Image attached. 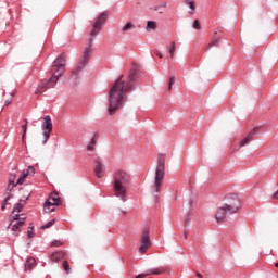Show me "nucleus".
<instances>
[{"instance_id":"1","label":"nucleus","mask_w":278,"mask_h":278,"mask_svg":"<svg viewBox=\"0 0 278 278\" xmlns=\"http://www.w3.org/2000/svg\"><path fill=\"white\" fill-rule=\"evenodd\" d=\"M106 21H108V12H102L96 20L92 26V29L90 31V38L87 39V43L83 52V56L79 59L77 65L74 67V70L71 73L72 86L74 87L79 86V83L81 81V73H84V68L88 66V63L90 62V58H92V45L94 43V37L99 36Z\"/></svg>"},{"instance_id":"2","label":"nucleus","mask_w":278,"mask_h":278,"mask_svg":"<svg viewBox=\"0 0 278 278\" xmlns=\"http://www.w3.org/2000/svg\"><path fill=\"white\" fill-rule=\"evenodd\" d=\"M139 77L140 71L131 68L126 81H123V75L115 80L109 92V114L111 116L118 110V105L125 99V92H134L136 90L134 81Z\"/></svg>"},{"instance_id":"3","label":"nucleus","mask_w":278,"mask_h":278,"mask_svg":"<svg viewBox=\"0 0 278 278\" xmlns=\"http://www.w3.org/2000/svg\"><path fill=\"white\" fill-rule=\"evenodd\" d=\"M66 66V60L64 59V54H61L53 63L50 68V73H52V77L46 83H41L35 90V93L42 94L49 90V88H54L55 84H58V79L64 75Z\"/></svg>"},{"instance_id":"4","label":"nucleus","mask_w":278,"mask_h":278,"mask_svg":"<svg viewBox=\"0 0 278 278\" xmlns=\"http://www.w3.org/2000/svg\"><path fill=\"white\" fill-rule=\"evenodd\" d=\"M242 207V202L240 197L236 193H229L225 197V203L217 208L215 218L217 223H225L227 216L231 214H237Z\"/></svg>"},{"instance_id":"5","label":"nucleus","mask_w":278,"mask_h":278,"mask_svg":"<svg viewBox=\"0 0 278 278\" xmlns=\"http://www.w3.org/2000/svg\"><path fill=\"white\" fill-rule=\"evenodd\" d=\"M113 190L115 197L125 203L127 197V188L131 184V175L127 170L117 169L113 176Z\"/></svg>"},{"instance_id":"6","label":"nucleus","mask_w":278,"mask_h":278,"mask_svg":"<svg viewBox=\"0 0 278 278\" xmlns=\"http://www.w3.org/2000/svg\"><path fill=\"white\" fill-rule=\"evenodd\" d=\"M165 164L166 157L164 155L159 156L154 178V192H160V188L164 184V175H166Z\"/></svg>"},{"instance_id":"7","label":"nucleus","mask_w":278,"mask_h":278,"mask_svg":"<svg viewBox=\"0 0 278 278\" xmlns=\"http://www.w3.org/2000/svg\"><path fill=\"white\" fill-rule=\"evenodd\" d=\"M41 129H42V136H43V141L42 144H47L49 138H51V132L53 131V122L51 121V116L46 115L43 117V121L41 123Z\"/></svg>"},{"instance_id":"8","label":"nucleus","mask_w":278,"mask_h":278,"mask_svg":"<svg viewBox=\"0 0 278 278\" xmlns=\"http://www.w3.org/2000/svg\"><path fill=\"white\" fill-rule=\"evenodd\" d=\"M151 247V239L149 238V228L146 227L142 231L139 253H147V249Z\"/></svg>"},{"instance_id":"9","label":"nucleus","mask_w":278,"mask_h":278,"mask_svg":"<svg viewBox=\"0 0 278 278\" xmlns=\"http://www.w3.org/2000/svg\"><path fill=\"white\" fill-rule=\"evenodd\" d=\"M257 134V128H254L252 129L245 138H243L241 140L240 143H238L236 147H235V151H240V149H242V147H245V144H249V142H251V139L253 138V136H255Z\"/></svg>"},{"instance_id":"10","label":"nucleus","mask_w":278,"mask_h":278,"mask_svg":"<svg viewBox=\"0 0 278 278\" xmlns=\"http://www.w3.org/2000/svg\"><path fill=\"white\" fill-rule=\"evenodd\" d=\"M34 173H36V170L34 169V166H28L27 169H24L22 172V175L18 177L16 185L21 186V185L25 184V179H27V177H29V175H34Z\"/></svg>"},{"instance_id":"11","label":"nucleus","mask_w":278,"mask_h":278,"mask_svg":"<svg viewBox=\"0 0 278 278\" xmlns=\"http://www.w3.org/2000/svg\"><path fill=\"white\" fill-rule=\"evenodd\" d=\"M94 173H96L98 179H101V177H103L101 175V173H103V163H101V157L96 159Z\"/></svg>"},{"instance_id":"12","label":"nucleus","mask_w":278,"mask_h":278,"mask_svg":"<svg viewBox=\"0 0 278 278\" xmlns=\"http://www.w3.org/2000/svg\"><path fill=\"white\" fill-rule=\"evenodd\" d=\"M47 205L52 204V205H60V197L58 194L52 193L47 200Z\"/></svg>"},{"instance_id":"13","label":"nucleus","mask_w":278,"mask_h":278,"mask_svg":"<svg viewBox=\"0 0 278 278\" xmlns=\"http://www.w3.org/2000/svg\"><path fill=\"white\" fill-rule=\"evenodd\" d=\"M50 260L51 262H60V260H64V252L62 251L53 252L50 255Z\"/></svg>"},{"instance_id":"14","label":"nucleus","mask_w":278,"mask_h":278,"mask_svg":"<svg viewBox=\"0 0 278 278\" xmlns=\"http://www.w3.org/2000/svg\"><path fill=\"white\" fill-rule=\"evenodd\" d=\"M166 273V268L164 267H159V268H152L147 270V275H164Z\"/></svg>"},{"instance_id":"15","label":"nucleus","mask_w":278,"mask_h":278,"mask_svg":"<svg viewBox=\"0 0 278 278\" xmlns=\"http://www.w3.org/2000/svg\"><path fill=\"white\" fill-rule=\"evenodd\" d=\"M36 266V258L29 257L25 262V270H31Z\"/></svg>"},{"instance_id":"16","label":"nucleus","mask_w":278,"mask_h":278,"mask_svg":"<svg viewBox=\"0 0 278 278\" xmlns=\"http://www.w3.org/2000/svg\"><path fill=\"white\" fill-rule=\"evenodd\" d=\"M146 29H147V31H155V29H157V22L148 21Z\"/></svg>"},{"instance_id":"17","label":"nucleus","mask_w":278,"mask_h":278,"mask_svg":"<svg viewBox=\"0 0 278 278\" xmlns=\"http://www.w3.org/2000/svg\"><path fill=\"white\" fill-rule=\"evenodd\" d=\"M55 204H47V201L43 204V212H46V214H51V212H55Z\"/></svg>"},{"instance_id":"18","label":"nucleus","mask_w":278,"mask_h":278,"mask_svg":"<svg viewBox=\"0 0 278 278\" xmlns=\"http://www.w3.org/2000/svg\"><path fill=\"white\" fill-rule=\"evenodd\" d=\"M23 225H25V218H22L20 220H17L13 226H12V231H18L21 229V227H23Z\"/></svg>"},{"instance_id":"19","label":"nucleus","mask_w":278,"mask_h":278,"mask_svg":"<svg viewBox=\"0 0 278 278\" xmlns=\"http://www.w3.org/2000/svg\"><path fill=\"white\" fill-rule=\"evenodd\" d=\"M55 225V219H51L40 227L41 230L49 229Z\"/></svg>"},{"instance_id":"20","label":"nucleus","mask_w":278,"mask_h":278,"mask_svg":"<svg viewBox=\"0 0 278 278\" xmlns=\"http://www.w3.org/2000/svg\"><path fill=\"white\" fill-rule=\"evenodd\" d=\"M186 5H189L190 10L194 12L197 10V4L194 3V0H185Z\"/></svg>"},{"instance_id":"21","label":"nucleus","mask_w":278,"mask_h":278,"mask_svg":"<svg viewBox=\"0 0 278 278\" xmlns=\"http://www.w3.org/2000/svg\"><path fill=\"white\" fill-rule=\"evenodd\" d=\"M134 23L131 22H128L125 24V26L122 28V30L125 33V31H129V29H134Z\"/></svg>"},{"instance_id":"22","label":"nucleus","mask_w":278,"mask_h":278,"mask_svg":"<svg viewBox=\"0 0 278 278\" xmlns=\"http://www.w3.org/2000/svg\"><path fill=\"white\" fill-rule=\"evenodd\" d=\"M24 125H22V131H23V134H22V138H23V140H25V136H26V134H27V119H24Z\"/></svg>"},{"instance_id":"23","label":"nucleus","mask_w":278,"mask_h":278,"mask_svg":"<svg viewBox=\"0 0 278 278\" xmlns=\"http://www.w3.org/2000/svg\"><path fill=\"white\" fill-rule=\"evenodd\" d=\"M94 144H97V139L93 137L87 147L88 151H94Z\"/></svg>"},{"instance_id":"24","label":"nucleus","mask_w":278,"mask_h":278,"mask_svg":"<svg viewBox=\"0 0 278 278\" xmlns=\"http://www.w3.org/2000/svg\"><path fill=\"white\" fill-rule=\"evenodd\" d=\"M218 42H220V39H214L208 43L207 50L212 49V47H218Z\"/></svg>"},{"instance_id":"25","label":"nucleus","mask_w":278,"mask_h":278,"mask_svg":"<svg viewBox=\"0 0 278 278\" xmlns=\"http://www.w3.org/2000/svg\"><path fill=\"white\" fill-rule=\"evenodd\" d=\"M15 186H17V185L14 184V180H10L7 190L9 192H12V190H14Z\"/></svg>"},{"instance_id":"26","label":"nucleus","mask_w":278,"mask_h":278,"mask_svg":"<svg viewBox=\"0 0 278 278\" xmlns=\"http://www.w3.org/2000/svg\"><path fill=\"white\" fill-rule=\"evenodd\" d=\"M10 199H12V194H9L4 201L2 202V205H1V210H5V205H8V201H10Z\"/></svg>"},{"instance_id":"27","label":"nucleus","mask_w":278,"mask_h":278,"mask_svg":"<svg viewBox=\"0 0 278 278\" xmlns=\"http://www.w3.org/2000/svg\"><path fill=\"white\" fill-rule=\"evenodd\" d=\"M175 53V41L172 42L170 47H169V54H170V58H173Z\"/></svg>"},{"instance_id":"28","label":"nucleus","mask_w":278,"mask_h":278,"mask_svg":"<svg viewBox=\"0 0 278 278\" xmlns=\"http://www.w3.org/2000/svg\"><path fill=\"white\" fill-rule=\"evenodd\" d=\"M21 210H23V204L22 203H17L14 208L13 212H21Z\"/></svg>"},{"instance_id":"29","label":"nucleus","mask_w":278,"mask_h":278,"mask_svg":"<svg viewBox=\"0 0 278 278\" xmlns=\"http://www.w3.org/2000/svg\"><path fill=\"white\" fill-rule=\"evenodd\" d=\"M50 245H51V247H62V241H60V240H54V241L51 242Z\"/></svg>"},{"instance_id":"30","label":"nucleus","mask_w":278,"mask_h":278,"mask_svg":"<svg viewBox=\"0 0 278 278\" xmlns=\"http://www.w3.org/2000/svg\"><path fill=\"white\" fill-rule=\"evenodd\" d=\"M193 29H201V24L199 23V20L193 21Z\"/></svg>"},{"instance_id":"31","label":"nucleus","mask_w":278,"mask_h":278,"mask_svg":"<svg viewBox=\"0 0 278 278\" xmlns=\"http://www.w3.org/2000/svg\"><path fill=\"white\" fill-rule=\"evenodd\" d=\"M175 84V76H172L169 78V85H168V90H172L173 89V85Z\"/></svg>"},{"instance_id":"32","label":"nucleus","mask_w":278,"mask_h":278,"mask_svg":"<svg viewBox=\"0 0 278 278\" xmlns=\"http://www.w3.org/2000/svg\"><path fill=\"white\" fill-rule=\"evenodd\" d=\"M28 238H34V227H29L27 230Z\"/></svg>"},{"instance_id":"33","label":"nucleus","mask_w":278,"mask_h":278,"mask_svg":"<svg viewBox=\"0 0 278 278\" xmlns=\"http://www.w3.org/2000/svg\"><path fill=\"white\" fill-rule=\"evenodd\" d=\"M188 225H190V216L187 215V217L185 219V229L188 228Z\"/></svg>"},{"instance_id":"34","label":"nucleus","mask_w":278,"mask_h":278,"mask_svg":"<svg viewBox=\"0 0 278 278\" xmlns=\"http://www.w3.org/2000/svg\"><path fill=\"white\" fill-rule=\"evenodd\" d=\"M63 268H65L66 273H68V270H70L68 261L63 262Z\"/></svg>"},{"instance_id":"35","label":"nucleus","mask_w":278,"mask_h":278,"mask_svg":"<svg viewBox=\"0 0 278 278\" xmlns=\"http://www.w3.org/2000/svg\"><path fill=\"white\" fill-rule=\"evenodd\" d=\"M144 277H149V274H147V271L144 274L137 275L135 278H144Z\"/></svg>"},{"instance_id":"36","label":"nucleus","mask_w":278,"mask_h":278,"mask_svg":"<svg viewBox=\"0 0 278 278\" xmlns=\"http://www.w3.org/2000/svg\"><path fill=\"white\" fill-rule=\"evenodd\" d=\"M156 55H157V58H164V55L160 51H156Z\"/></svg>"},{"instance_id":"37","label":"nucleus","mask_w":278,"mask_h":278,"mask_svg":"<svg viewBox=\"0 0 278 278\" xmlns=\"http://www.w3.org/2000/svg\"><path fill=\"white\" fill-rule=\"evenodd\" d=\"M13 220H17V222L20 220V219H18V214H15V215L13 216Z\"/></svg>"},{"instance_id":"38","label":"nucleus","mask_w":278,"mask_h":278,"mask_svg":"<svg viewBox=\"0 0 278 278\" xmlns=\"http://www.w3.org/2000/svg\"><path fill=\"white\" fill-rule=\"evenodd\" d=\"M184 239H185V240H188V232H185V233H184Z\"/></svg>"},{"instance_id":"39","label":"nucleus","mask_w":278,"mask_h":278,"mask_svg":"<svg viewBox=\"0 0 278 278\" xmlns=\"http://www.w3.org/2000/svg\"><path fill=\"white\" fill-rule=\"evenodd\" d=\"M157 10H160V7L156 5V7L153 8L154 12H157Z\"/></svg>"},{"instance_id":"40","label":"nucleus","mask_w":278,"mask_h":278,"mask_svg":"<svg viewBox=\"0 0 278 278\" xmlns=\"http://www.w3.org/2000/svg\"><path fill=\"white\" fill-rule=\"evenodd\" d=\"M10 103H12V101H10V100L5 101V105H10Z\"/></svg>"},{"instance_id":"41","label":"nucleus","mask_w":278,"mask_h":278,"mask_svg":"<svg viewBox=\"0 0 278 278\" xmlns=\"http://www.w3.org/2000/svg\"><path fill=\"white\" fill-rule=\"evenodd\" d=\"M27 199H29V197L25 198L24 200L21 199L20 201H23L25 203V201H27Z\"/></svg>"},{"instance_id":"42","label":"nucleus","mask_w":278,"mask_h":278,"mask_svg":"<svg viewBox=\"0 0 278 278\" xmlns=\"http://www.w3.org/2000/svg\"><path fill=\"white\" fill-rule=\"evenodd\" d=\"M189 205H190V207H192V200L189 201Z\"/></svg>"},{"instance_id":"43","label":"nucleus","mask_w":278,"mask_h":278,"mask_svg":"<svg viewBox=\"0 0 278 278\" xmlns=\"http://www.w3.org/2000/svg\"><path fill=\"white\" fill-rule=\"evenodd\" d=\"M198 277H199V278H203V276H202L200 273H198Z\"/></svg>"},{"instance_id":"44","label":"nucleus","mask_w":278,"mask_h":278,"mask_svg":"<svg viewBox=\"0 0 278 278\" xmlns=\"http://www.w3.org/2000/svg\"><path fill=\"white\" fill-rule=\"evenodd\" d=\"M276 268H278V263L275 264Z\"/></svg>"}]
</instances>
